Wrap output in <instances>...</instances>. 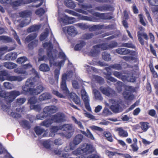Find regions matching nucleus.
<instances>
[{
  "label": "nucleus",
  "mask_w": 158,
  "mask_h": 158,
  "mask_svg": "<svg viewBox=\"0 0 158 158\" xmlns=\"http://www.w3.org/2000/svg\"><path fill=\"white\" fill-rule=\"evenodd\" d=\"M110 102L112 105L110 106V109L114 113H118L121 111L122 109V103L114 99L109 100Z\"/></svg>",
  "instance_id": "10"
},
{
  "label": "nucleus",
  "mask_w": 158,
  "mask_h": 158,
  "mask_svg": "<svg viewBox=\"0 0 158 158\" xmlns=\"http://www.w3.org/2000/svg\"><path fill=\"white\" fill-rule=\"evenodd\" d=\"M73 72L70 71L68 72L63 74L61 78V89L64 93L69 94V90L67 87L66 81L67 79H70L73 77Z\"/></svg>",
  "instance_id": "7"
},
{
  "label": "nucleus",
  "mask_w": 158,
  "mask_h": 158,
  "mask_svg": "<svg viewBox=\"0 0 158 158\" xmlns=\"http://www.w3.org/2000/svg\"><path fill=\"white\" fill-rule=\"evenodd\" d=\"M42 144L46 148L49 149L51 148V145L50 142L48 140H46L43 142Z\"/></svg>",
  "instance_id": "64"
},
{
  "label": "nucleus",
  "mask_w": 158,
  "mask_h": 158,
  "mask_svg": "<svg viewBox=\"0 0 158 158\" xmlns=\"http://www.w3.org/2000/svg\"><path fill=\"white\" fill-rule=\"evenodd\" d=\"M37 102L38 99L35 96L31 97L28 100V103L32 106L36 103Z\"/></svg>",
  "instance_id": "47"
},
{
  "label": "nucleus",
  "mask_w": 158,
  "mask_h": 158,
  "mask_svg": "<svg viewBox=\"0 0 158 158\" xmlns=\"http://www.w3.org/2000/svg\"><path fill=\"white\" fill-rule=\"evenodd\" d=\"M14 72L17 73L23 74L24 77L33 74L34 77H31L27 80L24 85L22 87L23 90L25 94L29 93L32 95H36L41 93L44 89L42 85H37L35 88H32L36 82V78H40L37 72L32 67V65L29 63L21 65L20 67L14 69Z\"/></svg>",
  "instance_id": "1"
},
{
  "label": "nucleus",
  "mask_w": 158,
  "mask_h": 158,
  "mask_svg": "<svg viewBox=\"0 0 158 158\" xmlns=\"http://www.w3.org/2000/svg\"><path fill=\"white\" fill-rule=\"evenodd\" d=\"M60 130L63 131L60 133V135L67 139L70 138L74 131V129L71 124H64L60 126Z\"/></svg>",
  "instance_id": "4"
},
{
  "label": "nucleus",
  "mask_w": 158,
  "mask_h": 158,
  "mask_svg": "<svg viewBox=\"0 0 158 158\" xmlns=\"http://www.w3.org/2000/svg\"><path fill=\"white\" fill-rule=\"evenodd\" d=\"M141 128L144 131H146L149 127V123L146 122H141L140 123Z\"/></svg>",
  "instance_id": "43"
},
{
  "label": "nucleus",
  "mask_w": 158,
  "mask_h": 158,
  "mask_svg": "<svg viewBox=\"0 0 158 158\" xmlns=\"http://www.w3.org/2000/svg\"><path fill=\"white\" fill-rule=\"evenodd\" d=\"M65 3L67 7L72 9H73L76 6L75 3L71 0H65Z\"/></svg>",
  "instance_id": "39"
},
{
  "label": "nucleus",
  "mask_w": 158,
  "mask_h": 158,
  "mask_svg": "<svg viewBox=\"0 0 158 158\" xmlns=\"http://www.w3.org/2000/svg\"><path fill=\"white\" fill-rule=\"evenodd\" d=\"M72 118L74 123L78 125V127L82 129H84V128L82 123L80 121H78L74 116H72Z\"/></svg>",
  "instance_id": "52"
},
{
  "label": "nucleus",
  "mask_w": 158,
  "mask_h": 158,
  "mask_svg": "<svg viewBox=\"0 0 158 158\" xmlns=\"http://www.w3.org/2000/svg\"><path fill=\"white\" fill-rule=\"evenodd\" d=\"M31 108L37 111H40L42 109L41 105L40 104L31 106Z\"/></svg>",
  "instance_id": "59"
},
{
  "label": "nucleus",
  "mask_w": 158,
  "mask_h": 158,
  "mask_svg": "<svg viewBox=\"0 0 158 158\" xmlns=\"http://www.w3.org/2000/svg\"><path fill=\"white\" fill-rule=\"evenodd\" d=\"M45 12L44 10L42 8H40L36 10L35 11V13L37 15L40 16H42Z\"/></svg>",
  "instance_id": "49"
},
{
  "label": "nucleus",
  "mask_w": 158,
  "mask_h": 158,
  "mask_svg": "<svg viewBox=\"0 0 158 158\" xmlns=\"http://www.w3.org/2000/svg\"><path fill=\"white\" fill-rule=\"evenodd\" d=\"M94 150L92 145L84 143L75 151L73 152V153L75 155H78L85 153L86 154L92 152Z\"/></svg>",
  "instance_id": "6"
},
{
  "label": "nucleus",
  "mask_w": 158,
  "mask_h": 158,
  "mask_svg": "<svg viewBox=\"0 0 158 158\" xmlns=\"http://www.w3.org/2000/svg\"><path fill=\"white\" fill-rule=\"evenodd\" d=\"M17 44L15 43L12 46L10 47H8L5 46L3 47L0 48V52H8L15 50L16 46Z\"/></svg>",
  "instance_id": "26"
},
{
  "label": "nucleus",
  "mask_w": 158,
  "mask_h": 158,
  "mask_svg": "<svg viewBox=\"0 0 158 158\" xmlns=\"http://www.w3.org/2000/svg\"><path fill=\"white\" fill-rule=\"evenodd\" d=\"M65 12L73 16L78 17V19L80 20H87V19H88V17H85L84 15H83L77 13L71 10H65Z\"/></svg>",
  "instance_id": "18"
},
{
  "label": "nucleus",
  "mask_w": 158,
  "mask_h": 158,
  "mask_svg": "<svg viewBox=\"0 0 158 158\" xmlns=\"http://www.w3.org/2000/svg\"><path fill=\"white\" fill-rule=\"evenodd\" d=\"M99 90L103 94L107 96H112L115 94V91L109 87H105L103 86L100 87Z\"/></svg>",
  "instance_id": "14"
},
{
  "label": "nucleus",
  "mask_w": 158,
  "mask_h": 158,
  "mask_svg": "<svg viewBox=\"0 0 158 158\" xmlns=\"http://www.w3.org/2000/svg\"><path fill=\"white\" fill-rule=\"evenodd\" d=\"M40 28V25H35L31 26L27 29V32L30 33L32 32L38 31Z\"/></svg>",
  "instance_id": "34"
},
{
  "label": "nucleus",
  "mask_w": 158,
  "mask_h": 158,
  "mask_svg": "<svg viewBox=\"0 0 158 158\" xmlns=\"http://www.w3.org/2000/svg\"><path fill=\"white\" fill-rule=\"evenodd\" d=\"M104 135L108 141L110 142L113 141V139L112 137V135L110 132H106L105 133Z\"/></svg>",
  "instance_id": "62"
},
{
  "label": "nucleus",
  "mask_w": 158,
  "mask_h": 158,
  "mask_svg": "<svg viewBox=\"0 0 158 158\" xmlns=\"http://www.w3.org/2000/svg\"><path fill=\"white\" fill-rule=\"evenodd\" d=\"M58 110V108L55 106H49L45 107L43 109V114L42 113L37 114V119L43 120L49 115L56 113Z\"/></svg>",
  "instance_id": "5"
},
{
  "label": "nucleus",
  "mask_w": 158,
  "mask_h": 158,
  "mask_svg": "<svg viewBox=\"0 0 158 158\" xmlns=\"http://www.w3.org/2000/svg\"><path fill=\"white\" fill-rule=\"evenodd\" d=\"M76 25L79 27L81 29L84 30L89 28V26L86 24L83 23H79L76 24Z\"/></svg>",
  "instance_id": "48"
},
{
  "label": "nucleus",
  "mask_w": 158,
  "mask_h": 158,
  "mask_svg": "<svg viewBox=\"0 0 158 158\" xmlns=\"http://www.w3.org/2000/svg\"><path fill=\"white\" fill-rule=\"evenodd\" d=\"M19 123L20 125L24 128L28 130L31 127L30 123L26 120L21 121Z\"/></svg>",
  "instance_id": "30"
},
{
  "label": "nucleus",
  "mask_w": 158,
  "mask_h": 158,
  "mask_svg": "<svg viewBox=\"0 0 158 158\" xmlns=\"http://www.w3.org/2000/svg\"><path fill=\"white\" fill-rule=\"evenodd\" d=\"M34 130L36 134L38 135H41L45 131L44 129L42 128L39 126H36L34 128Z\"/></svg>",
  "instance_id": "41"
},
{
  "label": "nucleus",
  "mask_w": 158,
  "mask_h": 158,
  "mask_svg": "<svg viewBox=\"0 0 158 158\" xmlns=\"http://www.w3.org/2000/svg\"><path fill=\"white\" fill-rule=\"evenodd\" d=\"M102 57L104 60L107 61L110 60L111 59L110 54L106 52L102 53Z\"/></svg>",
  "instance_id": "42"
},
{
  "label": "nucleus",
  "mask_w": 158,
  "mask_h": 158,
  "mask_svg": "<svg viewBox=\"0 0 158 158\" xmlns=\"http://www.w3.org/2000/svg\"><path fill=\"white\" fill-rule=\"evenodd\" d=\"M49 31L48 29H46L45 31L43 32L40 35V40L41 41L44 40L48 36Z\"/></svg>",
  "instance_id": "45"
},
{
  "label": "nucleus",
  "mask_w": 158,
  "mask_h": 158,
  "mask_svg": "<svg viewBox=\"0 0 158 158\" xmlns=\"http://www.w3.org/2000/svg\"><path fill=\"white\" fill-rule=\"evenodd\" d=\"M66 95H69L70 98L73 100V101L76 104L81 105V100L80 98L76 94L74 93H71L67 94H66Z\"/></svg>",
  "instance_id": "15"
},
{
  "label": "nucleus",
  "mask_w": 158,
  "mask_h": 158,
  "mask_svg": "<svg viewBox=\"0 0 158 158\" xmlns=\"http://www.w3.org/2000/svg\"><path fill=\"white\" fill-rule=\"evenodd\" d=\"M28 60V58L25 56H23L18 58L16 60V62L19 64H24Z\"/></svg>",
  "instance_id": "46"
},
{
  "label": "nucleus",
  "mask_w": 158,
  "mask_h": 158,
  "mask_svg": "<svg viewBox=\"0 0 158 158\" xmlns=\"http://www.w3.org/2000/svg\"><path fill=\"white\" fill-rule=\"evenodd\" d=\"M135 80V77L131 73H127L125 75H123L122 78V80L124 82L127 81L134 82Z\"/></svg>",
  "instance_id": "16"
},
{
  "label": "nucleus",
  "mask_w": 158,
  "mask_h": 158,
  "mask_svg": "<svg viewBox=\"0 0 158 158\" xmlns=\"http://www.w3.org/2000/svg\"><path fill=\"white\" fill-rule=\"evenodd\" d=\"M94 36V35L92 33H86L82 35V38L84 39L88 40L92 38Z\"/></svg>",
  "instance_id": "57"
},
{
  "label": "nucleus",
  "mask_w": 158,
  "mask_h": 158,
  "mask_svg": "<svg viewBox=\"0 0 158 158\" xmlns=\"http://www.w3.org/2000/svg\"><path fill=\"white\" fill-rule=\"evenodd\" d=\"M44 47H48L47 49V57L46 55H44L40 56L38 59L39 61L44 60L46 61L48 60H49L50 64L52 65L53 64L54 65L59 66V62L54 63L55 60L56 58V56L54 57L52 54V51L53 49V46L52 44L50 43L46 42L43 44Z\"/></svg>",
  "instance_id": "2"
},
{
  "label": "nucleus",
  "mask_w": 158,
  "mask_h": 158,
  "mask_svg": "<svg viewBox=\"0 0 158 158\" xmlns=\"http://www.w3.org/2000/svg\"><path fill=\"white\" fill-rule=\"evenodd\" d=\"M78 5L80 7L85 10L91 8L92 7V6L91 4L87 5L86 4H82L78 3Z\"/></svg>",
  "instance_id": "54"
},
{
  "label": "nucleus",
  "mask_w": 158,
  "mask_h": 158,
  "mask_svg": "<svg viewBox=\"0 0 158 158\" xmlns=\"http://www.w3.org/2000/svg\"><path fill=\"white\" fill-rule=\"evenodd\" d=\"M2 66L0 64V81H3L6 79L11 81H17L20 82L25 78L20 76H11L5 70L2 71Z\"/></svg>",
  "instance_id": "3"
},
{
  "label": "nucleus",
  "mask_w": 158,
  "mask_h": 158,
  "mask_svg": "<svg viewBox=\"0 0 158 158\" xmlns=\"http://www.w3.org/2000/svg\"><path fill=\"white\" fill-rule=\"evenodd\" d=\"M0 41L6 43L13 42V40L10 37L6 35L0 36Z\"/></svg>",
  "instance_id": "32"
},
{
  "label": "nucleus",
  "mask_w": 158,
  "mask_h": 158,
  "mask_svg": "<svg viewBox=\"0 0 158 158\" xmlns=\"http://www.w3.org/2000/svg\"><path fill=\"white\" fill-rule=\"evenodd\" d=\"M95 10L100 11H108L112 10H113V7L110 5L104 4L102 6L96 7Z\"/></svg>",
  "instance_id": "19"
},
{
  "label": "nucleus",
  "mask_w": 158,
  "mask_h": 158,
  "mask_svg": "<svg viewBox=\"0 0 158 158\" xmlns=\"http://www.w3.org/2000/svg\"><path fill=\"white\" fill-rule=\"evenodd\" d=\"M102 26H102V25L98 24L94 25L91 27L90 30L93 31H95L97 30L102 29Z\"/></svg>",
  "instance_id": "61"
},
{
  "label": "nucleus",
  "mask_w": 158,
  "mask_h": 158,
  "mask_svg": "<svg viewBox=\"0 0 158 158\" xmlns=\"http://www.w3.org/2000/svg\"><path fill=\"white\" fill-rule=\"evenodd\" d=\"M84 102L85 106L86 109L89 111H91V109L90 107L89 103V97L88 95L82 97Z\"/></svg>",
  "instance_id": "22"
},
{
  "label": "nucleus",
  "mask_w": 158,
  "mask_h": 158,
  "mask_svg": "<svg viewBox=\"0 0 158 158\" xmlns=\"http://www.w3.org/2000/svg\"><path fill=\"white\" fill-rule=\"evenodd\" d=\"M18 54L16 52H11L6 54L5 58L7 60H14L17 58Z\"/></svg>",
  "instance_id": "27"
},
{
  "label": "nucleus",
  "mask_w": 158,
  "mask_h": 158,
  "mask_svg": "<svg viewBox=\"0 0 158 158\" xmlns=\"http://www.w3.org/2000/svg\"><path fill=\"white\" fill-rule=\"evenodd\" d=\"M93 93L94 95L95 99L98 100L102 101L103 98L100 92L97 89H94L93 90Z\"/></svg>",
  "instance_id": "31"
},
{
  "label": "nucleus",
  "mask_w": 158,
  "mask_h": 158,
  "mask_svg": "<svg viewBox=\"0 0 158 158\" xmlns=\"http://www.w3.org/2000/svg\"><path fill=\"white\" fill-rule=\"evenodd\" d=\"M89 127L92 130L94 131H98L102 132L103 131V130L102 128L94 125L90 126Z\"/></svg>",
  "instance_id": "51"
},
{
  "label": "nucleus",
  "mask_w": 158,
  "mask_h": 158,
  "mask_svg": "<svg viewBox=\"0 0 158 158\" xmlns=\"http://www.w3.org/2000/svg\"><path fill=\"white\" fill-rule=\"evenodd\" d=\"M103 73L106 76L105 78L106 79L114 83L117 81V80L111 76V72H104Z\"/></svg>",
  "instance_id": "33"
},
{
  "label": "nucleus",
  "mask_w": 158,
  "mask_h": 158,
  "mask_svg": "<svg viewBox=\"0 0 158 158\" xmlns=\"http://www.w3.org/2000/svg\"><path fill=\"white\" fill-rule=\"evenodd\" d=\"M115 130L118 132V135L120 137L126 138L128 135L127 131L123 129L122 127L117 128Z\"/></svg>",
  "instance_id": "20"
},
{
  "label": "nucleus",
  "mask_w": 158,
  "mask_h": 158,
  "mask_svg": "<svg viewBox=\"0 0 158 158\" xmlns=\"http://www.w3.org/2000/svg\"><path fill=\"white\" fill-rule=\"evenodd\" d=\"M31 10H27L21 11L19 13V15L22 18H27L31 17L32 15Z\"/></svg>",
  "instance_id": "23"
},
{
  "label": "nucleus",
  "mask_w": 158,
  "mask_h": 158,
  "mask_svg": "<svg viewBox=\"0 0 158 158\" xmlns=\"http://www.w3.org/2000/svg\"><path fill=\"white\" fill-rule=\"evenodd\" d=\"M108 44L106 43H102L94 46L93 49L91 50L90 54L92 56H95L100 52L99 49L102 50L109 49Z\"/></svg>",
  "instance_id": "8"
},
{
  "label": "nucleus",
  "mask_w": 158,
  "mask_h": 158,
  "mask_svg": "<svg viewBox=\"0 0 158 158\" xmlns=\"http://www.w3.org/2000/svg\"><path fill=\"white\" fill-rule=\"evenodd\" d=\"M112 69L117 70H121L122 69V66L121 65L119 64H112Z\"/></svg>",
  "instance_id": "63"
},
{
  "label": "nucleus",
  "mask_w": 158,
  "mask_h": 158,
  "mask_svg": "<svg viewBox=\"0 0 158 158\" xmlns=\"http://www.w3.org/2000/svg\"><path fill=\"white\" fill-rule=\"evenodd\" d=\"M94 79L100 85H102L104 83V80L102 77L96 76L94 77Z\"/></svg>",
  "instance_id": "55"
},
{
  "label": "nucleus",
  "mask_w": 158,
  "mask_h": 158,
  "mask_svg": "<svg viewBox=\"0 0 158 158\" xmlns=\"http://www.w3.org/2000/svg\"><path fill=\"white\" fill-rule=\"evenodd\" d=\"M118 54L121 55H127L131 52V50L126 48H118L116 50Z\"/></svg>",
  "instance_id": "29"
},
{
  "label": "nucleus",
  "mask_w": 158,
  "mask_h": 158,
  "mask_svg": "<svg viewBox=\"0 0 158 158\" xmlns=\"http://www.w3.org/2000/svg\"><path fill=\"white\" fill-rule=\"evenodd\" d=\"M38 40H35L30 43L28 45V47L29 49L32 50L38 45Z\"/></svg>",
  "instance_id": "40"
},
{
  "label": "nucleus",
  "mask_w": 158,
  "mask_h": 158,
  "mask_svg": "<svg viewBox=\"0 0 158 158\" xmlns=\"http://www.w3.org/2000/svg\"><path fill=\"white\" fill-rule=\"evenodd\" d=\"M123 95L125 98L127 100H132L134 98V95L127 91L124 92Z\"/></svg>",
  "instance_id": "37"
},
{
  "label": "nucleus",
  "mask_w": 158,
  "mask_h": 158,
  "mask_svg": "<svg viewBox=\"0 0 158 158\" xmlns=\"http://www.w3.org/2000/svg\"><path fill=\"white\" fill-rule=\"evenodd\" d=\"M122 46L123 47L135 48V46L130 42L127 43H123L122 44Z\"/></svg>",
  "instance_id": "53"
},
{
  "label": "nucleus",
  "mask_w": 158,
  "mask_h": 158,
  "mask_svg": "<svg viewBox=\"0 0 158 158\" xmlns=\"http://www.w3.org/2000/svg\"><path fill=\"white\" fill-rule=\"evenodd\" d=\"M67 59L65 54L60 49V69L63 66L64 63V61Z\"/></svg>",
  "instance_id": "28"
},
{
  "label": "nucleus",
  "mask_w": 158,
  "mask_h": 158,
  "mask_svg": "<svg viewBox=\"0 0 158 158\" xmlns=\"http://www.w3.org/2000/svg\"><path fill=\"white\" fill-rule=\"evenodd\" d=\"M106 154L109 157H112L113 156L115 155L116 154H118L119 155H122L120 153H117L116 152H113L108 150H106Z\"/></svg>",
  "instance_id": "56"
},
{
  "label": "nucleus",
  "mask_w": 158,
  "mask_h": 158,
  "mask_svg": "<svg viewBox=\"0 0 158 158\" xmlns=\"http://www.w3.org/2000/svg\"><path fill=\"white\" fill-rule=\"evenodd\" d=\"M95 15L97 19L93 18V19H89L91 21H93V22H99L100 19L103 20H110L114 18V17L111 16L110 15V13H95Z\"/></svg>",
  "instance_id": "11"
},
{
  "label": "nucleus",
  "mask_w": 158,
  "mask_h": 158,
  "mask_svg": "<svg viewBox=\"0 0 158 158\" xmlns=\"http://www.w3.org/2000/svg\"><path fill=\"white\" fill-rule=\"evenodd\" d=\"M83 136L81 134H78L76 135L74 138L73 144L75 145H77L80 143L82 141Z\"/></svg>",
  "instance_id": "21"
},
{
  "label": "nucleus",
  "mask_w": 158,
  "mask_h": 158,
  "mask_svg": "<svg viewBox=\"0 0 158 158\" xmlns=\"http://www.w3.org/2000/svg\"><path fill=\"white\" fill-rule=\"evenodd\" d=\"M85 45V43L82 41L80 44H77L75 47L74 49L76 51L80 50Z\"/></svg>",
  "instance_id": "50"
},
{
  "label": "nucleus",
  "mask_w": 158,
  "mask_h": 158,
  "mask_svg": "<svg viewBox=\"0 0 158 158\" xmlns=\"http://www.w3.org/2000/svg\"><path fill=\"white\" fill-rule=\"evenodd\" d=\"M80 131L85 136L92 140H94V138L92 134L90 132L89 130L87 129L86 132L82 130H80Z\"/></svg>",
  "instance_id": "36"
},
{
  "label": "nucleus",
  "mask_w": 158,
  "mask_h": 158,
  "mask_svg": "<svg viewBox=\"0 0 158 158\" xmlns=\"http://www.w3.org/2000/svg\"><path fill=\"white\" fill-rule=\"evenodd\" d=\"M64 33L66 32L69 35L73 37L75 36L78 33V32L75 27L73 26H67L62 28Z\"/></svg>",
  "instance_id": "12"
},
{
  "label": "nucleus",
  "mask_w": 158,
  "mask_h": 158,
  "mask_svg": "<svg viewBox=\"0 0 158 158\" xmlns=\"http://www.w3.org/2000/svg\"><path fill=\"white\" fill-rule=\"evenodd\" d=\"M37 36V34L36 33L30 34L26 37L25 38V40L27 42L29 43L32 40H34L36 38Z\"/></svg>",
  "instance_id": "35"
},
{
  "label": "nucleus",
  "mask_w": 158,
  "mask_h": 158,
  "mask_svg": "<svg viewBox=\"0 0 158 158\" xmlns=\"http://www.w3.org/2000/svg\"><path fill=\"white\" fill-rule=\"evenodd\" d=\"M112 114L111 112L109 109L106 108H105L102 112V114L105 116H107Z\"/></svg>",
  "instance_id": "60"
},
{
  "label": "nucleus",
  "mask_w": 158,
  "mask_h": 158,
  "mask_svg": "<svg viewBox=\"0 0 158 158\" xmlns=\"http://www.w3.org/2000/svg\"><path fill=\"white\" fill-rule=\"evenodd\" d=\"M3 65L4 67L7 69H10L15 68L17 66V64L10 62H4L3 64Z\"/></svg>",
  "instance_id": "25"
},
{
  "label": "nucleus",
  "mask_w": 158,
  "mask_h": 158,
  "mask_svg": "<svg viewBox=\"0 0 158 158\" xmlns=\"http://www.w3.org/2000/svg\"><path fill=\"white\" fill-rule=\"evenodd\" d=\"M52 96L48 93H44L40 95L39 98V99L40 101H43L51 98Z\"/></svg>",
  "instance_id": "24"
},
{
  "label": "nucleus",
  "mask_w": 158,
  "mask_h": 158,
  "mask_svg": "<svg viewBox=\"0 0 158 158\" xmlns=\"http://www.w3.org/2000/svg\"><path fill=\"white\" fill-rule=\"evenodd\" d=\"M113 74L115 77L122 80L123 75H122V73L121 72L117 71H114L113 72Z\"/></svg>",
  "instance_id": "58"
},
{
  "label": "nucleus",
  "mask_w": 158,
  "mask_h": 158,
  "mask_svg": "<svg viewBox=\"0 0 158 158\" xmlns=\"http://www.w3.org/2000/svg\"><path fill=\"white\" fill-rule=\"evenodd\" d=\"M26 4L25 0H17L12 2L10 5L14 9H16L17 7L22 5Z\"/></svg>",
  "instance_id": "17"
},
{
  "label": "nucleus",
  "mask_w": 158,
  "mask_h": 158,
  "mask_svg": "<svg viewBox=\"0 0 158 158\" xmlns=\"http://www.w3.org/2000/svg\"><path fill=\"white\" fill-rule=\"evenodd\" d=\"M88 11L90 13L92 14L93 16H87L84 15V16L85 17H88V19H87V20H85L87 21L93 22V21H91V20H89V19H93V18L97 19V18H98V17H97L96 16L95 13H99V12H94V11L92 9L89 10H88Z\"/></svg>",
  "instance_id": "38"
},
{
  "label": "nucleus",
  "mask_w": 158,
  "mask_h": 158,
  "mask_svg": "<svg viewBox=\"0 0 158 158\" xmlns=\"http://www.w3.org/2000/svg\"><path fill=\"white\" fill-rule=\"evenodd\" d=\"M20 94L19 91L13 90L9 92L8 95L5 97L6 101L9 102H12L15 98Z\"/></svg>",
  "instance_id": "13"
},
{
  "label": "nucleus",
  "mask_w": 158,
  "mask_h": 158,
  "mask_svg": "<svg viewBox=\"0 0 158 158\" xmlns=\"http://www.w3.org/2000/svg\"><path fill=\"white\" fill-rule=\"evenodd\" d=\"M39 69L40 71L44 72L48 71L50 69L48 65L45 64H41L39 66Z\"/></svg>",
  "instance_id": "44"
},
{
  "label": "nucleus",
  "mask_w": 158,
  "mask_h": 158,
  "mask_svg": "<svg viewBox=\"0 0 158 158\" xmlns=\"http://www.w3.org/2000/svg\"><path fill=\"white\" fill-rule=\"evenodd\" d=\"M59 122V114L52 115L51 118H48L43 121L40 123V125L46 127H49L53 123Z\"/></svg>",
  "instance_id": "9"
}]
</instances>
